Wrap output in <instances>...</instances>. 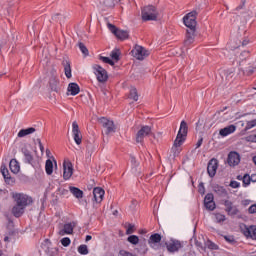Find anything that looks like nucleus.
<instances>
[{
    "mask_svg": "<svg viewBox=\"0 0 256 256\" xmlns=\"http://www.w3.org/2000/svg\"><path fill=\"white\" fill-rule=\"evenodd\" d=\"M142 21H157V17H159V12L157 8L153 5L145 6L142 9Z\"/></svg>",
    "mask_w": 256,
    "mask_h": 256,
    "instance_id": "obj_1",
    "label": "nucleus"
},
{
    "mask_svg": "<svg viewBox=\"0 0 256 256\" xmlns=\"http://www.w3.org/2000/svg\"><path fill=\"white\" fill-rule=\"evenodd\" d=\"M187 131H188L187 122L183 120L180 123V129L174 141V147H181L183 145V142L185 141V137H187Z\"/></svg>",
    "mask_w": 256,
    "mask_h": 256,
    "instance_id": "obj_2",
    "label": "nucleus"
},
{
    "mask_svg": "<svg viewBox=\"0 0 256 256\" xmlns=\"http://www.w3.org/2000/svg\"><path fill=\"white\" fill-rule=\"evenodd\" d=\"M197 15L196 10L186 14L183 18V23L187 29H197Z\"/></svg>",
    "mask_w": 256,
    "mask_h": 256,
    "instance_id": "obj_3",
    "label": "nucleus"
},
{
    "mask_svg": "<svg viewBox=\"0 0 256 256\" xmlns=\"http://www.w3.org/2000/svg\"><path fill=\"white\" fill-rule=\"evenodd\" d=\"M12 197L15 203L24 208L28 207V205H31V203H33V198L29 197L27 194L13 193Z\"/></svg>",
    "mask_w": 256,
    "mask_h": 256,
    "instance_id": "obj_4",
    "label": "nucleus"
},
{
    "mask_svg": "<svg viewBox=\"0 0 256 256\" xmlns=\"http://www.w3.org/2000/svg\"><path fill=\"white\" fill-rule=\"evenodd\" d=\"M99 123L105 129L104 133L106 135H111V133H115V131H117V127L115 126V122H113V120L103 117L99 119Z\"/></svg>",
    "mask_w": 256,
    "mask_h": 256,
    "instance_id": "obj_5",
    "label": "nucleus"
},
{
    "mask_svg": "<svg viewBox=\"0 0 256 256\" xmlns=\"http://www.w3.org/2000/svg\"><path fill=\"white\" fill-rule=\"evenodd\" d=\"M107 27L109 31H111V33H113V35H115L117 39H120V41H125V39H129V32L118 29L115 25L111 23H108Z\"/></svg>",
    "mask_w": 256,
    "mask_h": 256,
    "instance_id": "obj_6",
    "label": "nucleus"
},
{
    "mask_svg": "<svg viewBox=\"0 0 256 256\" xmlns=\"http://www.w3.org/2000/svg\"><path fill=\"white\" fill-rule=\"evenodd\" d=\"M133 57L137 59L138 61H143L145 57H149V51L143 46L136 45L134 49L131 51Z\"/></svg>",
    "mask_w": 256,
    "mask_h": 256,
    "instance_id": "obj_7",
    "label": "nucleus"
},
{
    "mask_svg": "<svg viewBox=\"0 0 256 256\" xmlns=\"http://www.w3.org/2000/svg\"><path fill=\"white\" fill-rule=\"evenodd\" d=\"M93 71H94L99 83H105V81H107V79H109V76L107 75V70H105L103 67L95 64L93 66Z\"/></svg>",
    "mask_w": 256,
    "mask_h": 256,
    "instance_id": "obj_8",
    "label": "nucleus"
},
{
    "mask_svg": "<svg viewBox=\"0 0 256 256\" xmlns=\"http://www.w3.org/2000/svg\"><path fill=\"white\" fill-rule=\"evenodd\" d=\"M153 135L152 129L150 126H142L141 129L136 134L137 143H143L145 137Z\"/></svg>",
    "mask_w": 256,
    "mask_h": 256,
    "instance_id": "obj_9",
    "label": "nucleus"
},
{
    "mask_svg": "<svg viewBox=\"0 0 256 256\" xmlns=\"http://www.w3.org/2000/svg\"><path fill=\"white\" fill-rule=\"evenodd\" d=\"M195 37H197V28H191L186 30V36L184 39V45L189 47L195 43Z\"/></svg>",
    "mask_w": 256,
    "mask_h": 256,
    "instance_id": "obj_10",
    "label": "nucleus"
},
{
    "mask_svg": "<svg viewBox=\"0 0 256 256\" xmlns=\"http://www.w3.org/2000/svg\"><path fill=\"white\" fill-rule=\"evenodd\" d=\"M63 177L65 181L73 177V164L69 160H64L63 162Z\"/></svg>",
    "mask_w": 256,
    "mask_h": 256,
    "instance_id": "obj_11",
    "label": "nucleus"
},
{
    "mask_svg": "<svg viewBox=\"0 0 256 256\" xmlns=\"http://www.w3.org/2000/svg\"><path fill=\"white\" fill-rule=\"evenodd\" d=\"M227 163L230 167H237L241 163V156L236 151H231L228 154Z\"/></svg>",
    "mask_w": 256,
    "mask_h": 256,
    "instance_id": "obj_12",
    "label": "nucleus"
},
{
    "mask_svg": "<svg viewBox=\"0 0 256 256\" xmlns=\"http://www.w3.org/2000/svg\"><path fill=\"white\" fill-rule=\"evenodd\" d=\"M72 133L76 145H81L83 141V135H81V130H79V124H77L76 121L72 123Z\"/></svg>",
    "mask_w": 256,
    "mask_h": 256,
    "instance_id": "obj_13",
    "label": "nucleus"
},
{
    "mask_svg": "<svg viewBox=\"0 0 256 256\" xmlns=\"http://www.w3.org/2000/svg\"><path fill=\"white\" fill-rule=\"evenodd\" d=\"M218 167H219V160H217L216 158H212L208 162V166H207V173L209 177H213L214 175L217 174Z\"/></svg>",
    "mask_w": 256,
    "mask_h": 256,
    "instance_id": "obj_14",
    "label": "nucleus"
},
{
    "mask_svg": "<svg viewBox=\"0 0 256 256\" xmlns=\"http://www.w3.org/2000/svg\"><path fill=\"white\" fill-rule=\"evenodd\" d=\"M242 233L246 239L256 241V225L245 226L244 229H242Z\"/></svg>",
    "mask_w": 256,
    "mask_h": 256,
    "instance_id": "obj_15",
    "label": "nucleus"
},
{
    "mask_svg": "<svg viewBox=\"0 0 256 256\" xmlns=\"http://www.w3.org/2000/svg\"><path fill=\"white\" fill-rule=\"evenodd\" d=\"M165 245L169 253H175L179 251L181 247H183V245H181V242H179V240H170L169 242H166Z\"/></svg>",
    "mask_w": 256,
    "mask_h": 256,
    "instance_id": "obj_16",
    "label": "nucleus"
},
{
    "mask_svg": "<svg viewBox=\"0 0 256 256\" xmlns=\"http://www.w3.org/2000/svg\"><path fill=\"white\" fill-rule=\"evenodd\" d=\"M214 199H215V197L211 193H209L205 196L204 207H206V209H208V211H214V209H215Z\"/></svg>",
    "mask_w": 256,
    "mask_h": 256,
    "instance_id": "obj_17",
    "label": "nucleus"
},
{
    "mask_svg": "<svg viewBox=\"0 0 256 256\" xmlns=\"http://www.w3.org/2000/svg\"><path fill=\"white\" fill-rule=\"evenodd\" d=\"M225 211L228 213V215H237L239 213V209L236 208V206H233V202L226 200L224 202Z\"/></svg>",
    "mask_w": 256,
    "mask_h": 256,
    "instance_id": "obj_18",
    "label": "nucleus"
},
{
    "mask_svg": "<svg viewBox=\"0 0 256 256\" xmlns=\"http://www.w3.org/2000/svg\"><path fill=\"white\" fill-rule=\"evenodd\" d=\"M93 195L96 203H101V201H103V197H105V190H103V188L96 187L93 190Z\"/></svg>",
    "mask_w": 256,
    "mask_h": 256,
    "instance_id": "obj_19",
    "label": "nucleus"
},
{
    "mask_svg": "<svg viewBox=\"0 0 256 256\" xmlns=\"http://www.w3.org/2000/svg\"><path fill=\"white\" fill-rule=\"evenodd\" d=\"M75 226H73L72 223L64 224L63 229L59 230L58 234L61 235V237L65 235H73V229Z\"/></svg>",
    "mask_w": 256,
    "mask_h": 256,
    "instance_id": "obj_20",
    "label": "nucleus"
},
{
    "mask_svg": "<svg viewBox=\"0 0 256 256\" xmlns=\"http://www.w3.org/2000/svg\"><path fill=\"white\" fill-rule=\"evenodd\" d=\"M236 130H237V127L235 125H229L219 130V136L227 137V135H231V133H235Z\"/></svg>",
    "mask_w": 256,
    "mask_h": 256,
    "instance_id": "obj_21",
    "label": "nucleus"
},
{
    "mask_svg": "<svg viewBox=\"0 0 256 256\" xmlns=\"http://www.w3.org/2000/svg\"><path fill=\"white\" fill-rule=\"evenodd\" d=\"M25 213V207L21 206L18 203H15V205L12 208V214L14 217H21Z\"/></svg>",
    "mask_w": 256,
    "mask_h": 256,
    "instance_id": "obj_22",
    "label": "nucleus"
},
{
    "mask_svg": "<svg viewBox=\"0 0 256 256\" xmlns=\"http://www.w3.org/2000/svg\"><path fill=\"white\" fill-rule=\"evenodd\" d=\"M9 167H10V171L14 173V175H17V173L21 171V166L19 165V162L17 161V159L10 160Z\"/></svg>",
    "mask_w": 256,
    "mask_h": 256,
    "instance_id": "obj_23",
    "label": "nucleus"
},
{
    "mask_svg": "<svg viewBox=\"0 0 256 256\" xmlns=\"http://www.w3.org/2000/svg\"><path fill=\"white\" fill-rule=\"evenodd\" d=\"M68 93H70V95L75 96V95H79L81 88H79V85L77 83H70L68 85V89H67Z\"/></svg>",
    "mask_w": 256,
    "mask_h": 256,
    "instance_id": "obj_24",
    "label": "nucleus"
},
{
    "mask_svg": "<svg viewBox=\"0 0 256 256\" xmlns=\"http://www.w3.org/2000/svg\"><path fill=\"white\" fill-rule=\"evenodd\" d=\"M62 65L64 67V73L67 79H71V63L68 60H63Z\"/></svg>",
    "mask_w": 256,
    "mask_h": 256,
    "instance_id": "obj_25",
    "label": "nucleus"
},
{
    "mask_svg": "<svg viewBox=\"0 0 256 256\" xmlns=\"http://www.w3.org/2000/svg\"><path fill=\"white\" fill-rule=\"evenodd\" d=\"M148 243L150 247H155L154 245L156 243H161V236L158 233L151 235L148 240Z\"/></svg>",
    "mask_w": 256,
    "mask_h": 256,
    "instance_id": "obj_26",
    "label": "nucleus"
},
{
    "mask_svg": "<svg viewBox=\"0 0 256 256\" xmlns=\"http://www.w3.org/2000/svg\"><path fill=\"white\" fill-rule=\"evenodd\" d=\"M69 189L70 193H72L76 199H83V190L73 186H71Z\"/></svg>",
    "mask_w": 256,
    "mask_h": 256,
    "instance_id": "obj_27",
    "label": "nucleus"
},
{
    "mask_svg": "<svg viewBox=\"0 0 256 256\" xmlns=\"http://www.w3.org/2000/svg\"><path fill=\"white\" fill-rule=\"evenodd\" d=\"M33 133H35V128H33V127H30V128H27V129H21L18 132V137L19 138L27 137V135H31Z\"/></svg>",
    "mask_w": 256,
    "mask_h": 256,
    "instance_id": "obj_28",
    "label": "nucleus"
},
{
    "mask_svg": "<svg viewBox=\"0 0 256 256\" xmlns=\"http://www.w3.org/2000/svg\"><path fill=\"white\" fill-rule=\"evenodd\" d=\"M22 153L25 157V163H32L33 155L31 154V151H29L27 148H22Z\"/></svg>",
    "mask_w": 256,
    "mask_h": 256,
    "instance_id": "obj_29",
    "label": "nucleus"
},
{
    "mask_svg": "<svg viewBox=\"0 0 256 256\" xmlns=\"http://www.w3.org/2000/svg\"><path fill=\"white\" fill-rule=\"evenodd\" d=\"M129 97L130 99H133V101H139V93L137 92V88L131 87Z\"/></svg>",
    "mask_w": 256,
    "mask_h": 256,
    "instance_id": "obj_30",
    "label": "nucleus"
},
{
    "mask_svg": "<svg viewBox=\"0 0 256 256\" xmlns=\"http://www.w3.org/2000/svg\"><path fill=\"white\" fill-rule=\"evenodd\" d=\"M47 175H53V160H47L45 164Z\"/></svg>",
    "mask_w": 256,
    "mask_h": 256,
    "instance_id": "obj_31",
    "label": "nucleus"
},
{
    "mask_svg": "<svg viewBox=\"0 0 256 256\" xmlns=\"http://www.w3.org/2000/svg\"><path fill=\"white\" fill-rule=\"evenodd\" d=\"M7 43H9V36H2L0 39V53L2 49H5L7 47Z\"/></svg>",
    "mask_w": 256,
    "mask_h": 256,
    "instance_id": "obj_32",
    "label": "nucleus"
},
{
    "mask_svg": "<svg viewBox=\"0 0 256 256\" xmlns=\"http://www.w3.org/2000/svg\"><path fill=\"white\" fill-rule=\"evenodd\" d=\"M78 253H80V255H89V248L87 245L82 244L78 247Z\"/></svg>",
    "mask_w": 256,
    "mask_h": 256,
    "instance_id": "obj_33",
    "label": "nucleus"
},
{
    "mask_svg": "<svg viewBox=\"0 0 256 256\" xmlns=\"http://www.w3.org/2000/svg\"><path fill=\"white\" fill-rule=\"evenodd\" d=\"M128 242L131 243L132 245H137L139 243V237L136 235H131L128 237Z\"/></svg>",
    "mask_w": 256,
    "mask_h": 256,
    "instance_id": "obj_34",
    "label": "nucleus"
},
{
    "mask_svg": "<svg viewBox=\"0 0 256 256\" xmlns=\"http://www.w3.org/2000/svg\"><path fill=\"white\" fill-rule=\"evenodd\" d=\"M256 127V119L248 121L245 126V131H249V129H253Z\"/></svg>",
    "mask_w": 256,
    "mask_h": 256,
    "instance_id": "obj_35",
    "label": "nucleus"
},
{
    "mask_svg": "<svg viewBox=\"0 0 256 256\" xmlns=\"http://www.w3.org/2000/svg\"><path fill=\"white\" fill-rule=\"evenodd\" d=\"M242 181H243L244 187H247V185H251V176H249V174H245L242 177Z\"/></svg>",
    "mask_w": 256,
    "mask_h": 256,
    "instance_id": "obj_36",
    "label": "nucleus"
},
{
    "mask_svg": "<svg viewBox=\"0 0 256 256\" xmlns=\"http://www.w3.org/2000/svg\"><path fill=\"white\" fill-rule=\"evenodd\" d=\"M121 55V52H119L118 49L111 52L110 57L114 59V61H119V56Z\"/></svg>",
    "mask_w": 256,
    "mask_h": 256,
    "instance_id": "obj_37",
    "label": "nucleus"
},
{
    "mask_svg": "<svg viewBox=\"0 0 256 256\" xmlns=\"http://www.w3.org/2000/svg\"><path fill=\"white\" fill-rule=\"evenodd\" d=\"M99 59L100 61H103V63H108V65H115V62H113L109 57L100 56Z\"/></svg>",
    "mask_w": 256,
    "mask_h": 256,
    "instance_id": "obj_38",
    "label": "nucleus"
},
{
    "mask_svg": "<svg viewBox=\"0 0 256 256\" xmlns=\"http://www.w3.org/2000/svg\"><path fill=\"white\" fill-rule=\"evenodd\" d=\"M79 49H80V51H82L83 55H89V50L87 49L85 44L80 42L79 43Z\"/></svg>",
    "mask_w": 256,
    "mask_h": 256,
    "instance_id": "obj_39",
    "label": "nucleus"
},
{
    "mask_svg": "<svg viewBox=\"0 0 256 256\" xmlns=\"http://www.w3.org/2000/svg\"><path fill=\"white\" fill-rule=\"evenodd\" d=\"M61 244L63 247H69V245H71V239H69V237L62 238Z\"/></svg>",
    "mask_w": 256,
    "mask_h": 256,
    "instance_id": "obj_40",
    "label": "nucleus"
},
{
    "mask_svg": "<svg viewBox=\"0 0 256 256\" xmlns=\"http://www.w3.org/2000/svg\"><path fill=\"white\" fill-rule=\"evenodd\" d=\"M135 233V225L133 224H128L127 230H126V235H131Z\"/></svg>",
    "mask_w": 256,
    "mask_h": 256,
    "instance_id": "obj_41",
    "label": "nucleus"
},
{
    "mask_svg": "<svg viewBox=\"0 0 256 256\" xmlns=\"http://www.w3.org/2000/svg\"><path fill=\"white\" fill-rule=\"evenodd\" d=\"M105 7H115V0H103Z\"/></svg>",
    "mask_w": 256,
    "mask_h": 256,
    "instance_id": "obj_42",
    "label": "nucleus"
},
{
    "mask_svg": "<svg viewBox=\"0 0 256 256\" xmlns=\"http://www.w3.org/2000/svg\"><path fill=\"white\" fill-rule=\"evenodd\" d=\"M1 173H2V175H3V177H4V179H6V181H8L9 179H11V177H8L9 171H8L7 169L1 168Z\"/></svg>",
    "mask_w": 256,
    "mask_h": 256,
    "instance_id": "obj_43",
    "label": "nucleus"
},
{
    "mask_svg": "<svg viewBox=\"0 0 256 256\" xmlns=\"http://www.w3.org/2000/svg\"><path fill=\"white\" fill-rule=\"evenodd\" d=\"M216 221H217V223H223V221H225V215L216 214Z\"/></svg>",
    "mask_w": 256,
    "mask_h": 256,
    "instance_id": "obj_44",
    "label": "nucleus"
},
{
    "mask_svg": "<svg viewBox=\"0 0 256 256\" xmlns=\"http://www.w3.org/2000/svg\"><path fill=\"white\" fill-rule=\"evenodd\" d=\"M248 213H250V215H253L254 213H256V204H252V205L248 208Z\"/></svg>",
    "mask_w": 256,
    "mask_h": 256,
    "instance_id": "obj_45",
    "label": "nucleus"
},
{
    "mask_svg": "<svg viewBox=\"0 0 256 256\" xmlns=\"http://www.w3.org/2000/svg\"><path fill=\"white\" fill-rule=\"evenodd\" d=\"M208 248L213 249V250H217V249H219V246L216 245L215 243L211 242V241H208Z\"/></svg>",
    "mask_w": 256,
    "mask_h": 256,
    "instance_id": "obj_46",
    "label": "nucleus"
},
{
    "mask_svg": "<svg viewBox=\"0 0 256 256\" xmlns=\"http://www.w3.org/2000/svg\"><path fill=\"white\" fill-rule=\"evenodd\" d=\"M230 187H232V189H238V187H239V182H237V181H231V182H230Z\"/></svg>",
    "mask_w": 256,
    "mask_h": 256,
    "instance_id": "obj_47",
    "label": "nucleus"
},
{
    "mask_svg": "<svg viewBox=\"0 0 256 256\" xmlns=\"http://www.w3.org/2000/svg\"><path fill=\"white\" fill-rule=\"evenodd\" d=\"M201 145H203V138H200L198 140V142L196 143V149H199V147H201Z\"/></svg>",
    "mask_w": 256,
    "mask_h": 256,
    "instance_id": "obj_48",
    "label": "nucleus"
},
{
    "mask_svg": "<svg viewBox=\"0 0 256 256\" xmlns=\"http://www.w3.org/2000/svg\"><path fill=\"white\" fill-rule=\"evenodd\" d=\"M38 145H39V149L41 151V153H43V151H45V148L43 147V143H41V140L38 139Z\"/></svg>",
    "mask_w": 256,
    "mask_h": 256,
    "instance_id": "obj_49",
    "label": "nucleus"
},
{
    "mask_svg": "<svg viewBox=\"0 0 256 256\" xmlns=\"http://www.w3.org/2000/svg\"><path fill=\"white\" fill-rule=\"evenodd\" d=\"M199 193L204 194L205 193V187L203 186V183L199 185Z\"/></svg>",
    "mask_w": 256,
    "mask_h": 256,
    "instance_id": "obj_50",
    "label": "nucleus"
},
{
    "mask_svg": "<svg viewBox=\"0 0 256 256\" xmlns=\"http://www.w3.org/2000/svg\"><path fill=\"white\" fill-rule=\"evenodd\" d=\"M250 181H252V183H256V174H252L250 176Z\"/></svg>",
    "mask_w": 256,
    "mask_h": 256,
    "instance_id": "obj_51",
    "label": "nucleus"
},
{
    "mask_svg": "<svg viewBox=\"0 0 256 256\" xmlns=\"http://www.w3.org/2000/svg\"><path fill=\"white\" fill-rule=\"evenodd\" d=\"M59 17H61V14H54V15L52 16V19H53L54 21H57V20L59 19Z\"/></svg>",
    "mask_w": 256,
    "mask_h": 256,
    "instance_id": "obj_52",
    "label": "nucleus"
},
{
    "mask_svg": "<svg viewBox=\"0 0 256 256\" xmlns=\"http://www.w3.org/2000/svg\"><path fill=\"white\" fill-rule=\"evenodd\" d=\"M226 241H228L229 243H233V237H227L225 236Z\"/></svg>",
    "mask_w": 256,
    "mask_h": 256,
    "instance_id": "obj_53",
    "label": "nucleus"
},
{
    "mask_svg": "<svg viewBox=\"0 0 256 256\" xmlns=\"http://www.w3.org/2000/svg\"><path fill=\"white\" fill-rule=\"evenodd\" d=\"M131 163H132V165H135V163H137V160L133 156L131 157Z\"/></svg>",
    "mask_w": 256,
    "mask_h": 256,
    "instance_id": "obj_54",
    "label": "nucleus"
},
{
    "mask_svg": "<svg viewBox=\"0 0 256 256\" xmlns=\"http://www.w3.org/2000/svg\"><path fill=\"white\" fill-rule=\"evenodd\" d=\"M91 239H93V237H92L91 235H87V236H86V242H87V241H91Z\"/></svg>",
    "mask_w": 256,
    "mask_h": 256,
    "instance_id": "obj_55",
    "label": "nucleus"
},
{
    "mask_svg": "<svg viewBox=\"0 0 256 256\" xmlns=\"http://www.w3.org/2000/svg\"><path fill=\"white\" fill-rule=\"evenodd\" d=\"M4 241H5V243H9V238H8V236H5V237H4Z\"/></svg>",
    "mask_w": 256,
    "mask_h": 256,
    "instance_id": "obj_56",
    "label": "nucleus"
},
{
    "mask_svg": "<svg viewBox=\"0 0 256 256\" xmlns=\"http://www.w3.org/2000/svg\"><path fill=\"white\" fill-rule=\"evenodd\" d=\"M241 55H244L245 57H247V55H249L248 51H244Z\"/></svg>",
    "mask_w": 256,
    "mask_h": 256,
    "instance_id": "obj_57",
    "label": "nucleus"
},
{
    "mask_svg": "<svg viewBox=\"0 0 256 256\" xmlns=\"http://www.w3.org/2000/svg\"><path fill=\"white\" fill-rule=\"evenodd\" d=\"M52 91H57V85L52 86Z\"/></svg>",
    "mask_w": 256,
    "mask_h": 256,
    "instance_id": "obj_58",
    "label": "nucleus"
},
{
    "mask_svg": "<svg viewBox=\"0 0 256 256\" xmlns=\"http://www.w3.org/2000/svg\"><path fill=\"white\" fill-rule=\"evenodd\" d=\"M196 245H197L198 247H203V245H201V243H199V242H196Z\"/></svg>",
    "mask_w": 256,
    "mask_h": 256,
    "instance_id": "obj_59",
    "label": "nucleus"
},
{
    "mask_svg": "<svg viewBox=\"0 0 256 256\" xmlns=\"http://www.w3.org/2000/svg\"><path fill=\"white\" fill-rule=\"evenodd\" d=\"M242 45H247V41H244V42L242 43Z\"/></svg>",
    "mask_w": 256,
    "mask_h": 256,
    "instance_id": "obj_60",
    "label": "nucleus"
},
{
    "mask_svg": "<svg viewBox=\"0 0 256 256\" xmlns=\"http://www.w3.org/2000/svg\"><path fill=\"white\" fill-rule=\"evenodd\" d=\"M248 203H249V201L246 200V201L244 202V205H247Z\"/></svg>",
    "mask_w": 256,
    "mask_h": 256,
    "instance_id": "obj_61",
    "label": "nucleus"
},
{
    "mask_svg": "<svg viewBox=\"0 0 256 256\" xmlns=\"http://www.w3.org/2000/svg\"><path fill=\"white\" fill-rule=\"evenodd\" d=\"M237 179H243V177H241V176H238V177H237Z\"/></svg>",
    "mask_w": 256,
    "mask_h": 256,
    "instance_id": "obj_62",
    "label": "nucleus"
},
{
    "mask_svg": "<svg viewBox=\"0 0 256 256\" xmlns=\"http://www.w3.org/2000/svg\"><path fill=\"white\" fill-rule=\"evenodd\" d=\"M46 153H51V151H49V149L46 150Z\"/></svg>",
    "mask_w": 256,
    "mask_h": 256,
    "instance_id": "obj_63",
    "label": "nucleus"
},
{
    "mask_svg": "<svg viewBox=\"0 0 256 256\" xmlns=\"http://www.w3.org/2000/svg\"><path fill=\"white\" fill-rule=\"evenodd\" d=\"M55 165H57V161L54 160Z\"/></svg>",
    "mask_w": 256,
    "mask_h": 256,
    "instance_id": "obj_64",
    "label": "nucleus"
}]
</instances>
